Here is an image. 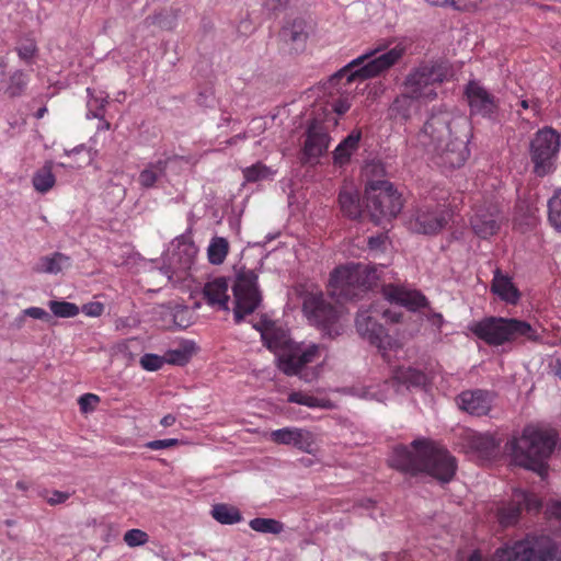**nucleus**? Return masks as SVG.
<instances>
[{
  "instance_id": "45",
  "label": "nucleus",
  "mask_w": 561,
  "mask_h": 561,
  "mask_svg": "<svg viewBox=\"0 0 561 561\" xmlns=\"http://www.w3.org/2000/svg\"><path fill=\"white\" fill-rule=\"evenodd\" d=\"M124 541L128 547L135 548L146 545L149 541V536L146 531L134 528L125 533Z\"/></svg>"
},
{
  "instance_id": "52",
  "label": "nucleus",
  "mask_w": 561,
  "mask_h": 561,
  "mask_svg": "<svg viewBox=\"0 0 561 561\" xmlns=\"http://www.w3.org/2000/svg\"><path fill=\"white\" fill-rule=\"evenodd\" d=\"M104 311L102 302L92 301L82 306V312L88 317H100Z\"/></svg>"
},
{
  "instance_id": "30",
  "label": "nucleus",
  "mask_w": 561,
  "mask_h": 561,
  "mask_svg": "<svg viewBox=\"0 0 561 561\" xmlns=\"http://www.w3.org/2000/svg\"><path fill=\"white\" fill-rule=\"evenodd\" d=\"M167 160H158L149 163L139 174L138 182L145 188L152 187L159 178L164 175L167 170Z\"/></svg>"
},
{
  "instance_id": "38",
  "label": "nucleus",
  "mask_w": 561,
  "mask_h": 561,
  "mask_svg": "<svg viewBox=\"0 0 561 561\" xmlns=\"http://www.w3.org/2000/svg\"><path fill=\"white\" fill-rule=\"evenodd\" d=\"M249 526L252 530L261 534L278 535L284 530V524L274 518L256 517L250 520Z\"/></svg>"
},
{
  "instance_id": "54",
  "label": "nucleus",
  "mask_w": 561,
  "mask_h": 561,
  "mask_svg": "<svg viewBox=\"0 0 561 561\" xmlns=\"http://www.w3.org/2000/svg\"><path fill=\"white\" fill-rule=\"evenodd\" d=\"M481 0H450V4L457 10H471L478 7Z\"/></svg>"
},
{
  "instance_id": "8",
  "label": "nucleus",
  "mask_w": 561,
  "mask_h": 561,
  "mask_svg": "<svg viewBox=\"0 0 561 561\" xmlns=\"http://www.w3.org/2000/svg\"><path fill=\"white\" fill-rule=\"evenodd\" d=\"M378 279L377 270L365 264H347L334 270L329 282V294L339 302L359 297Z\"/></svg>"
},
{
  "instance_id": "10",
  "label": "nucleus",
  "mask_w": 561,
  "mask_h": 561,
  "mask_svg": "<svg viewBox=\"0 0 561 561\" xmlns=\"http://www.w3.org/2000/svg\"><path fill=\"white\" fill-rule=\"evenodd\" d=\"M366 209L370 219L378 224L383 218H393L402 209L401 195L388 181L370 182L365 190Z\"/></svg>"
},
{
  "instance_id": "39",
  "label": "nucleus",
  "mask_w": 561,
  "mask_h": 561,
  "mask_svg": "<svg viewBox=\"0 0 561 561\" xmlns=\"http://www.w3.org/2000/svg\"><path fill=\"white\" fill-rule=\"evenodd\" d=\"M288 401L291 403H297V404L306 405L309 408L329 409L332 405L330 400L319 399L313 396L304 393L301 391L291 392L288 396Z\"/></svg>"
},
{
  "instance_id": "18",
  "label": "nucleus",
  "mask_w": 561,
  "mask_h": 561,
  "mask_svg": "<svg viewBox=\"0 0 561 561\" xmlns=\"http://www.w3.org/2000/svg\"><path fill=\"white\" fill-rule=\"evenodd\" d=\"M382 294L390 302L398 304L411 311L426 306V297L417 290L405 289L392 284L382 287Z\"/></svg>"
},
{
  "instance_id": "55",
  "label": "nucleus",
  "mask_w": 561,
  "mask_h": 561,
  "mask_svg": "<svg viewBox=\"0 0 561 561\" xmlns=\"http://www.w3.org/2000/svg\"><path fill=\"white\" fill-rule=\"evenodd\" d=\"M541 503L539 499L535 494H530L526 492V500L523 502V508H527L528 511H539Z\"/></svg>"
},
{
  "instance_id": "25",
  "label": "nucleus",
  "mask_w": 561,
  "mask_h": 561,
  "mask_svg": "<svg viewBox=\"0 0 561 561\" xmlns=\"http://www.w3.org/2000/svg\"><path fill=\"white\" fill-rule=\"evenodd\" d=\"M491 290L502 300L513 305H515L520 297L518 289L514 286L511 278L503 275L499 268L494 272Z\"/></svg>"
},
{
  "instance_id": "24",
  "label": "nucleus",
  "mask_w": 561,
  "mask_h": 561,
  "mask_svg": "<svg viewBox=\"0 0 561 561\" xmlns=\"http://www.w3.org/2000/svg\"><path fill=\"white\" fill-rule=\"evenodd\" d=\"M373 312H378L375 306H370L368 310H359L356 316L357 332L369 342H371L378 333H382V325L373 317Z\"/></svg>"
},
{
  "instance_id": "6",
  "label": "nucleus",
  "mask_w": 561,
  "mask_h": 561,
  "mask_svg": "<svg viewBox=\"0 0 561 561\" xmlns=\"http://www.w3.org/2000/svg\"><path fill=\"white\" fill-rule=\"evenodd\" d=\"M471 331L490 345L512 342H537L539 334L527 321L517 318L489 317L471 325Z\"/></svg>"
},
{
  "instance_id": "40",
  "label": "nucleus",
  "mask_w": 561,
  "mask_h": 561,
  "mask_svg": "<svg viewBox=\"0 0 561 561\" xmlns=\"http://www.w3.org/2000/svg\"><path fill=\"white\" fill-rule=\"evenodd\" d=\"M377 336L378 337L375 336V339L370 343L382 352V356L385 358H387L388 356V351H397L402 347V344L398 340L389 335L383 328L382 333H378Z\"/></svg>"
},
{
  "instance_id": "20",
  "label": "nucleus",
  "mask_w": 561,
  "mask_h": 561,
  "mask_svg": "<svg viewBox=\"0 0 561 561\" xmlns=\"http://www.w3.org/2000/svg\"><path fill=\"white\" fill-rule=\"evenodd\" d=\"M279 36L285 43L293 45L296 51L302 50L309 36L306 21L294 19L280 30Z\"/></svg>"
},
{
  "instance_id": "31",
  "label": "nucleus",
  "mask_w": 561,
  "mask_h": 561,
  "mask_svg": "<svg viewBox=\"0 0 561 561\" xmlns=\"http://www.w3.org/2000/svg\"><path fill=\"white\" fill-rule=\"evenodd\" d=\"M211 516L215 520L224 525H233L242 519L240 511L236 506L228 504L214 505Z\"/></svg>"
},
{
  "instance_id": "3",
  "label": "nucleus",
  "mask_w": 561,
  "mask_h": 561,
  "mask_svg": "<svg viewBox=\"0 0 561 561\" xmlns=\"http://www.w3.org/2000/svg\"><path fill=\"white\" fill-rule=\"evenodd\" d=\"M254 328L261 333L265 346L277 356L278 368L285 375L299 376L307 382L317 378L314 369L306 370L305 367L319 358V345L311 344L302 350L291 341L286 330L273 321L262 320Z\"/></svg>"
},
{
  "instance_id": "51",
  "label": "nucleus",
  "mask_w": 561,
  "mask_h": 561,
  "mask_svg": "<svg viewBox=\"0 0 561 561\" xmlns=\"http://www.w3.org/2000/svg\"><path fill=\"white\" fill-rule=\"evenodd\" d=\"M105 100L104 99H93L88 102L89 106V113L87 114L88 117H90V114L93 117L103 119V107H104Z\"/></svg>"
},
{
  "instance_id": "28",
  "label": "nucleus",
  "mask_w": 561,
  "mask_h": 561,
  "mask_svg": "<svg viewBox=\"0 0 561 561\" xmlns=\"http://www.w3.org/2000/svg\"><path fill=\"white\" fill-rule=\"evenodd\" d=\"M465 439L467 447L481 457L491 456L497 447L495 439L488 434L470 433Z\"/></svg>"
},
{
  "instance_id": "35",
  "label": "nucleus",
  "mask_w": 561,
  "mask_h": 561,
  "mask_svg": "<svg viewBox=\"0 0 561 561\" xmlns=\"http://www.w3.org/2000/svg\"><path fill=\"white\" fill-rule=\"evenodd\" d=\"M316 437L314 434L306 428H295L294 438L291 446L295 448L307 453L314 454L316 453Z\"/></svg>"
},
{
  "instance_id": "26",
  "label": "nucleus",
  "mask_w": 561,
  "mask_h": 561,
  "mask_svg": "<svg viewBox=\"0 0 561 561\" xmlns=\"http://www.w3.org/2000/svg\"><path fill=\"white\" fill-rule=\"evenodd\" d=\"M362 138L360 130H353L333 151V163L337 167L347 164L352 154L357 151Z\"/></svg>"
},
{
  "instance_id": "57",
  "label": "nucleus",
  "mask_w": 561,
  "mask_h": 561,
  "mask_svg": "<svg viewBox=\"0 0 561 561\" xmlns=\"http://www.w3.org/2000/svg\"><path fill=\"white\" fill-rule=\"evenodd\" d=\"M286 3L287 0H263V7L271 12H275L284 8Z\"/></svg>"
},
{
  "instance_id": "63",
  "label": "nucleus",
  "mask_w": 561,
  "mask_h": 561,
  "mask_svg": "<svg viewBox=\"0 0 561 561\" xmlns=\"http://www.w3.org/2000/svg\"><path fill=\"white\" fill-rule=\"evenodd\" d=\"M176 419L174 415L172 414H167L164 415L161 421H160V424L164 427H169V426H172L174 423H175Z\"/></svg>"
},
{
  "instance_id": "34",
  "label": "nucleus",
  "mask_w": 561,
  "mask_h": 561,
  "mask_svg": "<svg viewBox=\"0 0 561 561\" xmlns=\"http://www.w3.org/2000/svg\"><path fill=\"white\" fill-rule=\"evenodd\" d=\"M51 162H46L33 176V186L37 192L46 193L55 184Z\"/></svg>"
},
{
  "instance_id": "21",
  "label": "nucleus",
  "mask_w": 561,
  "mask_h": 561,
  "mask_svg": "<svg viewBox=\"0 0 561 561\" xmlns=\"http://www.w3.org/2000/svg\"><path fill=\"white\" fill-rule=\"evenodd\" d=\"M526 500V492L516 490L511 502L497 508V520L503 527L513 526L517 523L523 510V502Z\"/></svg>"
},
{
  "instance_id": "2",
  "label": "nucleus",
  "mask_w": 561,
  "mask_h": 561,
  "mask_svg": "<svg viewBox=\"0 0 561 561\" xmlns=\"http://www.w3.org/2000/svg\"><path fill=\"white\" fill-rule=\"evenodd\" d=\"M390 467L416 476L424 472L438 481L449 482L456 472V459L432 442L414 440L410 447L397 446L389 458Z\"/></svg>"
},
{
  "instance_id": "22",
  "label": "nucleus",
  "mask_w": 561,
  "mask_h": 561,
  "mask_svg": "<svg viewBox=\"0 0 561 561\" xmlns=\"http://www.w3.org/2000/svg\"><path fill=\"white\" fill-rule=\"evenodd\" d=\"M228 288L229 284L227 279L225 277H218L205 285L203 294L209 305H217L219 308L228 310Z\"/></svg>"
},
{
  "instance_id": "12",
  "label": "nucleus",
  "mask_w": 561,
  "mask_h": 561,
  "mask_svg": "<svg viewBox=\"0 0 561 561\" xmlns=\"http://www.w3.org/2000/svg\"><path fill=\"white\" fill-rule=\"evenodd\" d=\"M302 310L307 318L320 327L329 336L341 334V325L337 324L339 310L328 302L322 294H308L304 298Z\"/></svg>"
},
{
  "instance_id": "19",
  "label": "nucleus",
  "mask_w": 561,
  "mask_h": 561,
  "mask_svg": "<svg viewBox=\"0 0 561 561\" xmlns=\"http://www.w3.org/2000/svg\"><path fill=\"white\" fill-rule=\"evenodd\" d=\"M459 408L469 414L481 416L491 409L490 394L483 390H468L457 397Z\"/></svg>"
},
{
  "instance_id": "16",
  "label": "nucleus",
  "mask_w": 561,
  "mask_h": 561,
  "mask_svg": "<svg viewBox=\"0 0 561 561\" xmlns=\"http://www.w3.org/2000/svg\"><path fill=\"white\" fill-rule=\"evenodd\" d=\"M470 222L474 233L485 239L499 231L502 216L496 205H481L474 209Z\"/></svg>"
},
{
  "instance_id": "36",
  "label": "nucleus",
  "mask_w": 561,
  "mask_h": 561,
  "mask_svg": "<svg viewBox=\"0 0 561 561\" xmlns=\"http://www.w3.org/2000/svg\"><path fill=\"white\" fill-rule=\"evenodd\" d=\"M229 251V243L222 237H215L211 239L210 244L207 249L208 260L211 264H221Z\"/></svg>"
},
{
  "instance_id": "29",
  "label": "nucleus",
  "mask_w": 561,
  "mask_h": 561,
  "mask_svg": "<svg viewBox=\"0 0 561 561\" xmlns=\"http://www.w3.org/2000/svg\"><path fill=\"white\" fill-rule=\"evenodd\" d=\"M96 154V151L87 149L84 146L76 147L69 151L65 152V156L68 158L67 161L60 162L59 165L64 168H80L83 164H89Z\"/></svg>"
},
{
  "instance_id": "46",
  "label": "nucleus",
  "mask_w": 561,
  "mask_h": 561,
  "mask_svg": "<svg viewBox=\"0 0 561 561\" xmlns=\"http://www.w3.org/2000/svg\"><path fill=\"white\" fill-rule=\"evenodd\" d=\"M296 427H284L272 431L270 439L278 445H291Z\"/></svg>"
},
{
  "instance_id": "11",
  "label": "nucleus",
  "mask_w": 561,
  "mask_h": 561,
  "mask_svg": "<svg viewBox=\"0 0 561 561\" xmlns=\"http://www.w3.org/2000/svg\"><path fill=\"white\" fill-rule=\"evenodd\" d=\"M259 274L253 270L240 268L232 285L234 297L233 316L240 323L247 314L255 311L262 301L257 285Z\"/></svg>"
},
{
  "instance_id": "5",
  "label": "nucleus",
  "mask_w": 561,
  "mask_h": 561,
  "mask_svg": "<svg viewBox=\"0 0 561 561\" xmlns=\"http://www.w3.org/2000/svg\"><path fill=\"white\" fill-rule=\"evenodd\" d=\"M556 446V438L550 433L526 427L519 437H513L505 444V451L516 466L537 472L543 477L547 459Z\"/></svg>"
},
{
  "instance_id": "14",
  "label": "nucleus",
  "mask_w": 561,
  "mask_h": 561,
  "mask_svg": "<svg viewBox=\"0 0 561 561\" xmlns=\"http://www.w3.org/2000/svg\"><path fill=\"white\" fill-rule=\"evenodd\" d=\"M329 119H322L320 116L314 117L309 124L306 131V139L302 148L304 162L313 163L327 152L330 144L328 131Z\"/></svg>"
},
{
  "instance_id": "58",
  "label": "nucleus",
  "mask_w": 561,
  "mask_h": 561,
  "mask_svg": "<svg viewBox=\"0 0 561 561\" xmlns=\"http://www.w3.org/2000/svg\"><path fill=\"white\" fill-rule=\"evenodd\" d=\"M426 318L427 320L431 322V324L433 327H435L437 330H440L443 323H444V318L440 313H437V312H428L426 314Z\"/></svg>"
},
{
  "instance_id": "59",
  "label": "nucleus",
  "mask_w": 561,
  "mask_h": 561,
  "mask_svg": "<svg viewBox=\"0 0 561 561\" xmlns=\"http://www.w3.org/2000/svg\"><path fill=\"white\" fill-rule=\"evenodd\" d=\"M35 49H36L35 45L33 43H30V44L19 48V55L23 59H28L34 55Z\"/></svg>"
},
{
  "instance_id": "44",
  "label": "nucleus",
  "mask_w": 561,
  "mask_h": 561,
  "mask_svg": "<svg viewBox=\"0 0 561 561\" xmlns=\"http://www.w3.org/2000/svg\"><path fill=\"white\" fill-rule=\"evenodd\" d=\"M26 83V76L24 75V72L18 70L10 77L5 93L10 98L20 96L24 92Z\"/></svg>"
},
{
  "instance_id": "47",
  "label": "nucleus",
  "mask_w": 561,
  "mask_h": 561,
  "mask_svg": "<svg viewBox=\"0 0 561 561\" xmlns=\"http://www.w3.org/2000/svg\"><path fill=\"white\" fill-rule=\"evenodd\" d=\"M190 357V352L185 350H172L165 354L164 359L168 364L184 366L188 363Z\"/></svg>"
},
{
  "instance_id": "42",
  "label": "nucleus",
  "mask_w": 561,
  "mask_h": 561,
  "mask_svg": "<svg viewBox=\"0 0 561 561\" xmlns=\"http://www.w3.org/2000/svg\"><path fill=\"white\" fill-rule=\"evenodd\" d=\"M548 209L549 221L557 230H561V188L549 199Z\"/></svg>"
},
{
  "instance_id": "53",
  "label": "nucleus",
  "mask_w": 561,
  "mask_h": 561,
  "mask_svg": "<svg viewBox=\"0 0 561 561\" xmlns=\"http://www.w3.org/2000/svg\"><path fill=\"white\" fill-rule=\"evenodd\" d=\"M42 495L49 505H57V504L65 503L70 496L69 493L57 491V490L53 491L49 496H47L45 494H42Z\"/></svg>"
},
{
  "instance_id": "13",
  "label": "nucleus",
  "mask_w": 561,
  "mask_h": 561,
  "mask_svg": "<svg viewBox=\"0 0 561 561\" xmlns=\"http://www.w3.org/2000/svg\"><path fill=\"white\" fill-rule=\"evenodd\" d=\"M560 148V136L552 128L539 130L530 142L531 161L537 175L543 176L551 171L552 160Z\"/></svg>"
},
{
  "instance_id": "7",
  "label": "nucleus",
  "mask_w": 561,
  "mask_h": 561,
  "mask_svg": "<svg viewBox=\"0 0 561 561\" xmlns=\"http://www.w3.org/2000/svg\"><path fill=\"white\" fill-rule=\"evenodd\" d=\"M468 561H482L473 551ZM491 561H561V546L546 536L527 537L496 549Z\"/></svg>"
},
{
  "instance_id": "48",
  "label": "nucleus",
  "mask_w": 561,
  "mask_h": 561,
  "mask_svg": "<svg viewBox=\"0 0 561 561\" xmlns=\"http://www.w3.org/2000/svg\"><path fill=\"white\" fill-rule=\"evenodd\" d=\"M165 363L164 357L156 355V354H145L140 358V365L144 369L148 371H156L160 369Z\"/></svg>"
},
{
  "instance_id": "27",
  "label": "nucleus",
  "mask_w": 561,
  "mask_h": 561,
  "mask_svg": "<svg viewBox=\"0 0 561 561\" xmlns=\"http://www.w3.org/2000/svg\"><path fill=\"white\" fill-rule=\"evenodd\" d=\"M340 208L344 216L357 219L362 215V206L358 193L351 186H345L339 194Z\"/></svg>"
},
{
  "instance_id": "1",
  "label": "nucleus",
  "mask_w": 561,
  "mask_h": 561,
  "mask_svg": "<svg viewBox=\"0 0 561 561\" xmlns=\"http://www.w3.org/2000/svg\"><path fill=\"white\" fill-rule=\"evenodd\" d=\"M470 125L466 117L446 110L433 112L417 134L421 146L434 152L437 164L460 168L469 157Z\"/></svg>"
},
{
  "instance_id": "33",
  "label": "nucleus",
  "mask_w": 561,
  "mask_h": 561,
  "mask_svg": "<svg viewBox=\"0 0 561 561\" xmlns=\"http://www.w3.org/2000/svg\"><path fill=\"white\" fill-rule=\"evenodd\" d=\"M69 257L62 253L56 252L51 256H44L39 260L36 267L37 272L57 274L68 264Z\"/></svg>"
},
{
  "instance_id": "41",
  "label": "nucleus",
  "mask_w": 561,
  "mask_h": 561,
  "mask_svg": "<svg viewBox=\"0 0 561 561\" xmlns=\"http://www.w3.org/2000/svg\"><path fill=\"white\" fill-rule=\"evenodd\" d=\"M48 307L58 318H73L80 312V309L76 304L68 301L50 300L48 302Z\"/></svg>"
},
{
  "instance_id": "9",
  "label": "nucleus",
  "mask_w": 561,
  "mask_h": 561,
  "mask_svg": "<svg viewBox=\"0 0 561 561\" xmlns=\"http://www.w3.org/2000/svg\"><path fill=\"white\" fill-rule=\"evenodd\" d=\"M450 77L451 70L447 62H422L407 76L404 89L416 98L434 100L437 96V87Z\"/></svg>"
},
{
  "instance_id": "60",
  "label": "nucleus",
  "mask_w": 561,
  "mask_h": 561,
  "mask_svg": "<svg viewBox=\"0 0 561 561\" xmlns=\"http://www.w3.org/2000/svg\"><path fill=\"white\" fill-rule=\"evenodd\" d=\"M385 236L383 234H379V236H375V237H369L368 239V247L370 250H377L381 247V244H383L385 242Z\"/></svg>"
},
{
  "instance_id": "15",
  "label": "nucleus",
  "mask_w": 561,
  "mask_h": 561,
  "mask_svg": "<svg viewBox=\"0 0 561 561\" xmlns=\"http://www.w3.org/2000/svg\"><path fill=\"white\" fill-rule=\"evenodd\" d=\"M471 113L493 117L499 111V100L478 81H470L465 90Z\"/></svg>"
},
{
  "instance_id": "62",
  "label": "nucleus",
  "mask_w": 561,
  "mask_h": 561,
  "mask_svg": "<svg viewBox=\"0 0 561 561\" xmlns=\"http://www.w3.org/2000/svg\"><path fill=\"white\" fill-rule=\"evenodd\" d=\"M382 316L390 320L391 322H399L400 319H401V314L400 313H397V312H393V311H390V310H383L382 311Z\"/></svg>"
},
{
  "instance_id": "64",
  "label": "nucleus",
  "mask_w": 561,
  "mask_h": 561,
  "mask_svg": "<svg viewBox=\"0 0 561 561\" xmlns=\"http://www.w3.org/2000/svg\"><path fill=\"white\" fill-rule=\"evenodd\" d=\"M550 512L552 515L561 519V501L554 502L550 506Z\"/></svg>"
},
{
  "instance_id": "43",
  "label": "nucleus",
  "mask_w": 561,
  "mask_h": 561,
  "mask_svg": "<svg viewBox=\"0 0 561 561\" xmlns=\"http://www.w3.org/2000/svg\"><path fill=\"white\" fill-rule=\"evenodd\" d=\"M272 174V170L261 162H257L243 170V176L247 182L262 181L268 179Z\"/></svg>"
},
{
  "instance_id": "17",
  "label": "nucleus",
  "mask_w": 561,
  "mask_h": 561,
  "mask_svg": "<svg viewBox=\"0 0 561 561\" xmlns=\"http://www.w3.org/2000/svg\"><path fill=\"white\" fill-rule=\"evenodd\" d=\"M447 224L446 216L443 210L430 207L417 209L409 221V228L422 234L438 233Z\"/></svg>"
},
{
  "instance_id": "32",
  "label": "nucleus",
  "mask_w": 561,
  "mask_h": 561,
  "mask_svg": "<svg viewBox=\"0 0 561 561\" xmlns=\"http://www.w3.org/2000/svg\"><path fill=\"white\" fill-rule=\"evenodd\" d=\"M425 375L412 367H398L393 370V381L402 385L421 386L425 382Z\"/></svg>"
},
{
  "instance_id": "56",
  "label": "nucleus",
  "mask_w": 561,
  "mask_h": 561,
  "mask_svg": "<svg viewBox=\"0 0 561 561\" xmlns=\"http://www.w3.org/2000/svg\"><path fill=\"white\" fill-rule=\"evenodd\" d=\"M24 314L41 320L49 318V314L44 309L38 307H31L25 309Z\"/></svg>"
},
{
  "instance_id": "61",
  "label": "nucleus",
  "mask_w": 561,
  "mask_h": 561,
  "mask_svg": "<svg viewBox=\"0 0 561 561\" xmlns=\"http://www.w3.org/2000/svg\"><path fill=\"white\" fill-rule=\"evenodd\" d=\"M322 110H323L322 114L317 113V110H313V113H316V117L320 116L322 119H325V118L329 119L330 122L325 124L328 127H329V125L335 126L337 123L336 118L327 108H322Z\"/></svg>"
},
{
  "instance_id": "49",
  "label": "nucleus",
  "mask_w": 561,
  "mask_h": 561,
  "mask_svg": "<svg viewBox=\"0 0 561 561\" xmlns=\"http://www.w3.org/2000/svg\"><path fill=\"white\" fill-rule=\"evenodd\" d=\"M99 402L100 397L94 393H84L78 400L82 413H89L94 411Z\"/></svg>"
},
{
  "instance_id": "23",
  "label": "nucleus",
  "mask_w": 561,
  "mask_h": 561,
  "mask_svg": "<svg viewBox=\"0 0 561 561\" xmlns=\"http://www.w3.org/2000/svg\"><path fill=\"white\" fill-rule=\"evenodd\" d=\"M416 100H420V98L411 95V93L404 90V93L397 96L391 103L388 111L390 118L401 123L408 122L416 107Z\"/></svg>"
},
{
  "instance_id": "37",
  "label": "nucleus",
  "mask_w": 561,
  "mask_h": 561,
  "mask_svg": "<svg viewBox=\"0 0 561 561\" xmlns=\"http://www.w3.org/2000/svg\"><path fill=\"white\" fill-rule=\"evenodd\" d=\"M323 87H324V90L331 96H334V95L340 96L336 101H334L332 103L331 110L329 112H334L337 115H342V114L346 113L351 107L350 95L353 93L352 85H347V89L350 91L348 93H341L337 91L336 88H330L329 80L323 84Z\"/></svg>"
},
{
  "instance_id": "4",
  "label": "nucleus",
  "mask_w": 561,
  "mask_h": 561,
  "mask_svg": "<svg viewBox=\"0 0 561 561\" xmlns=\"http://www.w3.org/2000/svg\"><path fill=\"white\" fill-rule=\"evenodd\" d=\"M385 49V45H378L352 60L329 78V87L336 88L341 93H348L347 85L385 75L405 54V47L400 44L387 51Z\"/></svg>"
},
{
  "instance_id": "50",
  "label": "nucleus",
  "mask_w": 561,
  "mask_h": 561,
  "mask_svg": "<svg viewBox=\"0 0 561 561\" xmlns=\"http://www.w3.org/2000/svg\"><path fill=\"white\" fill-rule=\"evenodd\" d=\"M179 444H180V440L176 438H167V439L150 440L145 444V447L152 449V450H158V449L171 448V447L178 446Z\"/></svg>"
}]
</instances>
